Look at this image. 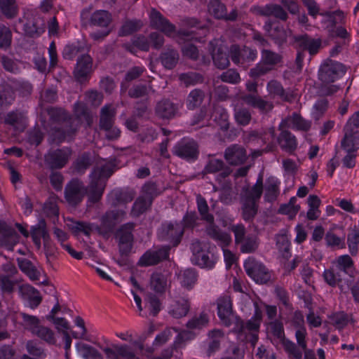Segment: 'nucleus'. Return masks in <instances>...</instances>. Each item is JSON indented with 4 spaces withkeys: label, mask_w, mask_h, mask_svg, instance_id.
Segmentation results:
<instances>
[{
    "label": "nucleus",
    "mask_w": 359,
    "mask_h": 359,
    "mask_svg": "<svg viewBox=\"0 0 359 359\" xmlns=\"http://www.w3.org/2000/svg\"><path fill=\"white\" fill-rule=\"evenodd\" d=\"M150 27L159 30L167 36H172L176 32V27L165 18L156 8H152L149 14Z\"/></svg>",
    "instance_id": "obj_15"
},
{
    "label": "nucleus",
    "mask_w": 359,
    "mask_h": 359,
    "mask_svg": "<svg viewBox=\"0 0 359 359\" xmlns=\"http://www.w3.org/2000/svg\"><path fill=\"white\" fill-rule=\"evenodd\" d=\"M291 46L297 50L308 51L311 56L316 55L322 48V40L313 38L307 34H295L292 36Z\"/></svg>",
    "instance_id": "obj_6"
},
{
    "label": "nucleus",
    "mask_w": 359,
    "mask_h": 359,
    "mask_svg": "<svg viewBox=\"0 0 359 359\" xmlns=\"http://www.w3.org/2000/svg\"><path fill=\"white\" fill-rule=\"evenodd\" d=\"M116 165L107 162L95 166L89 175L90 182L87 187L78 179H72L65 187V198L68 204L78 206L87 194L90 203H97L102 198L108 179L115 170Z\"/></svg>",
    "instance_id": "obj_1"
},
{
    "label": "nucleus",
    "mask_w": 359,
    "mask_h": 359,
    "mask_svg": "<svg viewBox=\"0 0 359 359\" xmlns=\"http://www.w3.org/2000/svg\"><path fill=\"white\" fill-rule=\"evenodd\" d=\"M18 290L21 297L29 301L30 308L35 309L41 304L42 297L39 292L30 285H21Z\"/></svg>",
    "instance_id": "obj_30"
},
{
    "label": "nucleus",
    "mask_w": 359,
    "mask_h": 359,
    "mask_svg": "<svg viewBox=\"0 0 359 359\" xmlns=\"http://www.w3.org/2000/svg\"><path fill=\"white\" fill-rule=\"evenodd\" d=\"M341 147L346 152H356L359 149V133L344 132L341 141Z\"/></svg>",
    "instance_id": "obj_36"
},
{
    "label": "nucleus",
    "mask_w": 359,
    "mask_h": 359,
    "mask_svg": "<svg viewBox=\"0 0 359 359\" xmlns=\"http://www.w3.org/2000/svg\"><path fill=\"white\" fill-rule=\"evenodd\" d=\"M123 215L124 212L120 210H109L106 212L101 218L100 225L94 224V230L102 235H106L112 232L116 224L118 222L120 217Z\"/></svg>",
    "instance_id": "obj_17"
},
{
    "label": "nucleus",
    "mask_w": 359,
    "mask_h": 359,
    "mask_svg": "<svg viewBox=\"0 0 359 359\" xmlns=\"http://www.w3.org/2000/svg\"><path fill=\"white\" fill-rule=\"evenodd\" d=\"M238 245L243 253L255 252L259 246L258 238L254 235H249Z\"/></svg>",
    "instance_id": "obj_52"
},
{
    "label": "nucleus",
    "mask_w": 359,
    "mask_h": 359,
    "mask_svg": "<svg viewBox=\"0 0 359 359\" xmlns=\"http://www.w3.org/2000/svg\"><path fill=\"white\" fill-rule=\"evenodd\" d=\"M279 182L273 177L269 178L264 194V198L266 201L272 203L275 201L279 194Z\"/></svg>",
    "instance_id": "obj_48"
},
{
    "label": "nucleus",
    "mask_w": 359,
    "mask_h": 359,
    "mask_svg": "<svg viewBox=\"0 0 359 359\" xmlns=\"http://www.w3.org/2000/svg\"><path fill=\"white\" fill-rule=\"evenodd\" d=\"M190 308L189 302L187 299H180L171 306L169 313L175 318H180L185 316Z\"/></svg>",
    "instance_id": "obj_45"
},
{
    "label": "nucleus",
    "mask_w": 359,
    "mask_h": 359,
    "mask_svg": "<svg viewBox=\"0 0 359 359\" xmlns=\"http://www.w3.org/2000/svg\"><path fill=\"white\" fill-rule=\"evenodd\" d=\"M0 11L7 19L15 18L19 11L16 0H0Z\"/></svg>",
    "instance_id": "obj_41"
},
{
    "label": "nucleus",
    "mask_w": 359,
    "mask_h": 359,
    "mask_svg": "<svg viewBox=\"0 0 359 359\" xmlns=\"http://www.w3.org/2000/svg\"><path fill=\"white\" fill-rule=\"evenodd\" d=\"M93 159L90 153L84 152L77 157L73 163L74 172L77 174H83L92 165Z\"/></svg>",
    "instance_id": "obj_43"
},
{
    "label": "nucleus",
    "mask_w": 359,
    "mask_h": 359,
    "mask_svg": "<svg viewBox=\"0 0 359 359\" xmlns=\"http://www.w3.org/2000/svg\"><path fill=\"white\" fill-rule=\"evenodd\" d=\"M245 103L253 108L259 109L261 114H266L273 109L272 102L265 100L262 97L255 95H246L243 97Z\"/></svg>",
    "instance_id": "obj_29"
},
{
    "label": "nucleus",
    "mask_w": 359,
    "mask_h": 359,
    "mask_svg": "<svg viewBox=\"0 0 359 359\" xmlns=\"http://www.w3.org/2000/svg\"><path fill=\"white\" fill-rule=\"evenodd\" d=\"M93 60L88 54L81 55L78 59L74 74L76 79L83 81L92 69Z\"/></svg>",
    "instance_id": "obj_27"
},
{
    "label": "nucleus",
    "mask_w": 359,
    "mask_h": 359,
    "mask_svg": "<svg viewBox=\"0 0 359 359\" xmlns=\"http://www.w3.org/2000/svg\"><path fill=\"white\" fill-rule=\"evenodd\" d=\"M307 332L306 328L303 326H300L297 328L295 332V337L297 339V344L299 348L304 352V357L308 358L309 355L311 354L313 358V353L312 351L307 349V344L306 341V337Z\"/></svg>",
    "instance_id": "obj_53"
},
{
    "label": "nucleus",
    "mask_w": 359,
    "mask_h": 359,
    "mask_svg": "<svg viewBox=\"0 0 359 359\" xmlns=\"http://www.w3.org/2000/svg\"><path fill=\"white\" fill-rule=\"evenodd\" d=\"M74 115L76 120V123L79 124V122L86 121L88 125H90L92 122V117L86 108V105L81 102H76L74 107Z\"/></svg>",
    "instance_id": "obj_51"
},
{
    "label": "nucleus",
    "mask_w": 359,
    "mask_h": 359,
    "mask_svg": "<svg viewBox=\"0 0 359 359\" xmlns=\"http://www.w3.org/2000/svg\"><path fill=\"white\" fill-rule=\"evenodd\" d=\"M3 123L12 126L17 131L22 132L27 127V117L25 111L15 109L6 114Z\"/></svg>",
    "instance_id": "obj_20"
},
{
    "label": "nucleus",
    "mask_w": 359,
    "mask_h": 359,
    "mask_svg": "<svg viewBox=\"0 0 359 359\" xmlns=\"http://www.w3.org/2000/svg\"><path fill=\"white\" fill-rule=\"evenodd\" d=\"M263 194V178L259 176L252 186H245L240 194L242 217L245 222L254 219L258 211V202Z\"/></svg>",
    "instance_id": "obj_3"
},
{
    "label": "nucleus",
    "mask_w": 359,
    "mask_h": 359,
    "mask_svg": "<svg viewBox=\"0 0 359 359\" xmlns=\"http://www.w3.org/2000/svg\"><path fill=\"white\" fill-rule=\"evenodd\" d=\"M19 316L22 319V325L24 327L32 333L40 325V320L36 316L29 315L24 312H20Z\"/></svg>",
    "instance_id": "obj_62"
},
{
    "label": "nucleus",
    "mask_w": 359,
    "mask_h": 359,
    "mask_svg": "<svg viewBox=\"0 0 359 359\" xmlns=\"http://www.w3.org/2000/svg\"><path fill=\"white\" fill-rule=\"evenodd\" d=\"M259 13L263 16H273L283 21H285L288 18L287 12L278 4L266 5L261 8Z\"/></svg>",
    "instance_id": "obj_38"
},
{
    "label": "nucleus",
    "mask_w": 359,
    "mask_h": 359,
    "mask_svg": "<svg viewBox=\"0 0 359 359\" xmlns=\"http://www.w3.org/2000/svg\"><path fill=\"white\" fill-rule=\"evenodd\" d=\"M280 130L281 132L277 140L278 143L283 151L292 154L297 148V140L288 130L282 128Z\"/></svg>",
    "instance_id": "obj_26"
},
{
    "label": "nucleus",
    "mask_w": 359,
    "mask_h": 359,
    "mask_svg": "<svg viewBox=\"0 0 359 359\" xmlns=\"http://www.w3.org/2000/svg\"><path fill=\"white\" fill-rule=\"evenodd\" d=\"M320 15L327 18V21L330 23L332 29L336 27L337 24L344 23L345 20V15L343 11L337 10L335 11H326L321 13Z\"/></svg>",
    "instance_id": "obj_61"
},
{
    "label": "nucleus",
    "mask_w": 359,
    "mask_h": 359,
    "mask_svg": "<svg viewBox=\"0 0 359 359\" xmlns=\"http://www.w3.org/2000/svg\"><path fill=\"white\" fill-rule=\"evenodd\" d=\"M219 171H221L219 175L225 178L231 174V169L226 165L222 160L211 158L208 161L203 170L205 173H215Z\"/></svg>",
    "instance_id": "obj_32"
},
{
    "label": "nucleus",
    "mask_w": 359,
    "mask_h": 359,
    "mask_svg": "<svg viewBox=\"0 0 359 359\" xmlns=\"http://www.w3.org/2000/svg\"><path fill=\"white\" fill-rule=\"evenodd\" d=\"M262 319V313L256 305L253 316L245 323V332H257L259 329L260 323Z\"/></svg>",
    "instance_id": "obj_59"
},
{
    "label": "nucleus",
    "mask_w": 359,
    "mask_h": 359,
    "mask_svg": "<svg viewBox=\"0 0 359 359\" xmlns=\"http://www.w3.org/2000/svg\"><path fill=\"white\" fill-rule=\"evenodd\" d=\"M196 205L201 219L207 222L205 232L212 239L215 241L222 248L229 245L231 241L230 235L220 229L215 224L213 215L209 212V206L205 198L201 194L196 196Z\"/></svg>",
    "instance_id": "obj_4"
},
{
    "label": "nucleus",
    "mask_w": 359,
    "mask_h": 359,
    "mask_svg": "<svg viewBox=\"0 0 359 359\" xmlns=\"http://www.w3.org/2000/svg\"><path fill=\"white\" fill-rule=\"evenodd\" d=\"M169 278L168 273H153L150 278V288L156 293H164L170 285Z\"/></svg>",
    "instance_id": "obj_31"
},
{
    "label": "nucleus",
    "mask_w": 359,
    "mask_h": 359,
    "mask_svg": "<svg viewBox=\"0 0 359 359\" xmlns=\"http://www.w3.org/2000/svg\"><path fill=\"white\" fill-rule=\"evenodd\" d=\"M244 268L247 274L257 283L264 284L271 279L268 269L254 258L248 259L244 263Z\"/></svg>",
    "instance_id": "obj_11"
},
{
    "label": "nucleus",
    "mask_w": 359,
    "mask_h": 359,
    "mask_svg": "<svg viewBox=\"0 0 359 359\" xmlns=\"http://www.w3.org/2000/svg\"><path fill=\"white\" fill-rule=\"evenodd\" d=\"M266 88L272 97H278L283 102L291 103L295 99L294 92L290 88L284 89L282 84L276 80L269 81Z\"/></svg>",
    "instance_id": "obj_19"
},
{
    "label": "nucleus",
    "mask_w": 359,
    "mask_h": 359,
    "mask_svg": "<svg viewBox=\"0 0 359 359\" xmlns=\"http://www.w3.org/2000/svg\"><path fill=\"white\" fill-rule=\"evenodd\" d=\"M69 229L75 234L83 233L86 236H90L94 231V224L79 221H71L68 224Z\"/></svg>",
    "instance_id": "obj_50"
},
{
    "label": "nucleus",
    "mask_w": 359,
    "mask_h": 359,
    "mask_svg": "<svg viewBox=\"0 0 359 359\" xmlns=\"http://www.w3.org/2000/svg\"><path fill=\"white\" fill-rule=\"evenodd\" d=\"M283 57L280 54L273 52L269 49L263 48L261 50V62L267 66L273 67L282 62Z\"/></svg>",
    "instance_id": "obj_44"
},
{
    "label": "nucleus",
    "mask_w": 359,
    "mask_h": 359,
    "mask_svg": "<svg viewBox=\"0 0 359 359\" xmlns=\"http://www.w3.org/2000/svg\"><path fill=\"white\" fill-rule=\"evenodd\" d=\"M311 126V121L305 120L299 114L294 112L282 121L279 126V129L286 127L297 130L308 131Z\"/></svg>",
    "instance_id": "obj_24"
},
{
    "label": "nucleus",
    "mask_w": 359,
    "mask_h": 359,
    "mask_svg": "<svg viewBox=\"0 0 359 359\" xmlns=\"http://www.w3.org/2000/svg\"><path fill=\"white\" fill-rule=\"evenodd\" d=\"M112 21L111 14L105 10H98L92 13L89 23L90 26L102 28L100 31L90 33V37L95 41L104 39L111 32L109 25Z\"/></svg>",
    "instance_id": "obj_5"
},
{
    "label": "nucleus",
    "mask_w": 359,
    "mask_h": 359,
    "mask_svg": "<svg viewBox=\"0 0 359 359\" xmlns=\"http://www.w3.org/2000/svg\"><path fill=\"white\" fill-rule=\"evenodd\" d=\"M224 158L230 165H239L246 161L248 155L243 147L238 144H233L225 149Z\"/></svg>",
    "instance_id": "obj_21"
},
{
    "label": "nucleus",
    "mask_w": 359,
    "mask_h": 359,
    "mask_svg": "<svg viewBox=\"0 0 359 359\" xmlns=\"http://www.w3.org/2000/svg\"><path fill=\"white\" fill-rule=\"evenodd\" d=\"M184 233V228L180 223L165 222L158 231V238L160 241L169 242L172 247H176L181 242Z\"/></svg>",
    "instance_id": "obj_7"
},
{
    "label": "nucleus",
    "mask_w": 359,
    "mask_h": 359,
    "mask_svg": "<svg viewBox=\"0 0 359 359\" xmlns=\"http://www.w3.org/2000/svg\"><path fill=\"white\" fill-rule=\"evenodd\" d=\"M208 11L217 19L226 17V8L224 4L219 0H212L208 4Z\"/></svg>",
    "instance_id": "obj_57"
},
{
    "label": "nucleus",
    "mask_w": 359,
    "mask_h": 359,
    "mask_svg": "<svg viewBox=\"0 0 359 359\" xmlns=\"http://www.w3.org/2000/svg\"><path fill=\"white\" fill-rule=\"evenodd\" d=\"M45 110L50 117V121L55 126H58L62 122H64L69 115L62 108L50 107L45 109Z\"/></svg>",
    "instance_id": "obj_46"
},
{
    "label": "nucleus",
    "mask_w": 359,
    "mask_h": 359,
    "mask_svg": "<svg viewBox=\"0 0 359 359\" xmlns=\"http://www.w3.org/2000/svg\"><path fill=\"white\" fill-rule=\"evenodd\" d=\"M180 55L177 50L167 48L159 57L162 65L167 69H172L178 63Z\"/></svg>",
    "instance_id": "obj_35"
},
{
    "label": "nucleus",
    "mask_w": 359,
    "mask_h": 359,
    "mask_svg": "<svg viewBox=\"0 0 359 359\" xmlns=\"http://www.w3.org/2000/svg\"><path fill=\"white\" fill-rule=\"evenodd\" d=\"M170 249V245H161L149 249L141 256L137 264L144 267L157 265L169 259Z\"/></svg>",
    "instance_id": "obj_8"
},
{
    "label": "nucleus",
    "mask_w": 359,
    "mask_h": 359,
    "mask_svg": "<svg viewBox=\"0 0 359 359\" xmlns=\"http://www.w3.org/2000/svg\"><path fill=\"white\" fill-rule=\"evenodd\" d=\"M217 314L225 326L229 327L231 325V318H233V314L230 298L225 297L218 299Z\"/></svg>",
    "instance_id": "obj_25"
},
{
    "label": "nucleus",
    "mask_w": 359,
    "mask_h": 359,
    "mask_svg": "<svg viewBox=\"0 0 359 359\" xmlns=\"http://www.w3.org/2000/svg\"><path fill=\"white\" fill-rule=\"evenodd\" d=\"M172 152L187 161H195L199 156V145L194 139L183 138L175 145Z\"/></svg>",
    "instance_id": "obj_9"
},
{
    "label": "nucleus",
    "mask_w": 359,
    "mask_h": 359,
    "mask_svg": "<svg viewBox=\"0 0 359 359\" xmlns=\"http://www.w3.org/2000/svg\"><path fill=\"white\" fill-rule=\"evenodd\" d=\"M135 226L133 222H128L123 224L117 231L116 236L121 242H133V231Z\"/></svg>",
    "instance_id": "obj_49"
},
{
    "label": "nucleus",
    "mask_w": 359,
    "mask_h": 359,
    "mask_svg": "<svg viewBox=\"0 0 359 359\" xmlns=\"http://www.w3.org/2000/svg\"><path fill=\"white\" fill-rule=\"evenodd\" d=\"M163 189L159 184L153 181L146 182L142 187V196L153 203L154 199L161 194Z\"/></svg>",
    "instance_id": "obj_39"
},
{
    "label": "nucleus",
    "mask_w": 359,
    "mask_h": 359,
    "mask_svg": "<svg viewBox=\"0 0 359 359\" xmlns=\"http://www.w3.org/2000/svg\"><path fill=\"white\" fill-rule=\"evenodd\" d=\"M336 269L325 270L323 277L325 282L330 286H338L341 291L346 290L350 284L351 279L358 273L354 266L353 260L348 255H341L337 257L335 262Z\"/></svg>",
    "instance_id": "obj_2"
},
{
    "label": "nucleus",
    "mask_w": 359,
    "mask_h": 359,
    "mask_svg": "<svg viewBox=\"0 0 359 359\" xmlns=\"http://www.w3.org/2000/svg\"><path fill=\"white\" fill-rule=\"evenodd\" d=\"M17 242L18 235L15 231L6 223L0 222V245L13 250Z\"/></svg>",
    "instance_id": "obj_28"
},
{
    "label": "nucleus",
    "mask_w": 359,
    "mask_h": 359,
    "mask_svg": "<svg viewBox=\"0 0 359 359\" xmlns=\"http://www.w3.org/2000/svg\"><path fill=\"white\" fill-rule=\"evenodd\" d=\"M13 90L7 85H0V107H8L15 100Z\"/></svg>",
    "instance_id": "obj_54"
},
{
    "label": "nucleus",
    "mask_w": 359,
    "mask_h": 359,
    "mask_svg": "<svg viewBox=\"0 0 359 359\" xmlns=\"http://www.w3.org/2000/svg\"><path fill=\"white\" fill-rule=\"evenodd\" d=\"M344 66L336 61L327 59L320 66L318 79L322 83H332L345 73Z\"/></svg>",
    "instance_id": "obj_10"
},
{
    "label": "nucleus",
    "mask_w": 359,
    "mask_h": 359,
    "mask_svg": "<svg viewBox=\"0 0 359 359\" xmlns=\"http://www.w3.org/2000/svg\"><path fill=\"white\" fill-rule=\"evenodd\" d=\"M179 107L168 99H162L155 107L156 115L161 119H170L177 114Z\"/></svg>",
    "instance_id": "obj_23"
},
{
    "label": "nucleus",
    "mask_w": 359,
    "mask_h": 359,
    "mask_svg": "<svg viewBox=\"0 0 359 359\" xmlns=\"http://www.w3.org/2000/svg\"><path fill=\"white\" fill-rule=\"evenodd\" d=\"M179 79L186 86L196 85L203 81V76L194 72L182 74Z\"/></svg>",
    "instance_id": "obj_64"
},
{
    "label": "nucleus",
    "mask_w": 359,
    "mask_h": 359,
    "mask_svg": "<svg viewBox=\"0 0 359 359\" xmlns=\"http://www.w3.org/2000/svg\"><path fill=\"white\" fill-rule=\"evenodd\" d=\"M209 50L215 65L221 69L226 68L229 65V56L226 53L225 47L219 44V41L214 40L209 43Z\"/></svg>",
    "instance_id": "obj_18"
},
{
    "label": "nucleus",
    "mask_w": 359,
    "mask_h": 359,
    "mask_svg": "<svg viewBox=\"0 0 359 359\" xmlns=\"http://www.w3.org/2000/svg\"><path fill=\"white\" fill-rule=\"evenodd\" d=\"M151 91L154 92L151 83H135L128 90V95L132 99L146 98Z\"/></svg>",
    "instance_id": "obj_37"
},
{
    "label": "nucleus",
    "mask_w": 359,
    "mask_h": 359,
    "mask_svg": "<svg viewBox=\"0 0 359 359\" xmlns=\"http://www.w3.org/2000/svg\"><path fill=\"white\" fill-rule=\"evenodd\" d=\"M25 32L30 37L39 36L44 32L43 24L39 20H29L25 25Z\"/></svg>",
    "instance_id": "obj_58"
},
{
    "label": "nucleus",
    "mask_w": 359,
    "mask_h": 359,
    "mask_svg": "<svg viewBox=\"0 0 359 359\" xmlns=\"http://www.w3.org/2000/svg\"><path fill=\"white\" fill-rule=\"evenodd\" d=\"M234 118L241 126H248L252 120V114L248 108L240 107L234 110Z\"/></svg>",
    "instance_id": "obj_55"
},
{
    "label": "nucleus",
    "mask_w": 359,
    "mask_h": 359,
    "mask_svg": "<svg viewBox=\"0 0 359 359\" xmlns=\"http://www.w3.org/2000/svg\"><path fill=\"white\" fill-rule=\"evenodd\" d=\"M264 29L267 36L274 42L278 48H281L287 42V38L293 36L292 30L285 28L280 25L274 24L271 20H267L264 25Z\"/></svg>",
    "instance_id": "obj_12"
},
{
    "label": "nucleus",
    "mask_w": 359,
    "mask_h": 359,
    "mask_svg": "<svg viewBox=\"0 0 359 359\" xmlns=\"http://www.w3.org/2000/svg\"><path fill=\"white\" fill-rule=\"evenodd\" d=\"M71 151L68 148L51 149L44 156L46 165L51 170L61 169L68 163Z\"/></svg>",
    "instance_id": "obj_13"
},
{
    "label": "nucleus",
    "mask_w": 359,
    "mask_h": 359,
    "mask_svg": "<svg viewBox=\"0 0 359 359\" xmlns=\"http://www.w3.org/2000/svg\"><path fill=\"white\" fill-rule=\"evenodd\" d=\"M144 71V67L140 66H134L130 68L126 72L124 79L121 83V93H125L128 90V85L126 83L137 79L142 75Z\"/></svg>",
    "instance_id": "obj_40"
},
{
    "label": "nucleus",
    "mask_w": 359,
    "mask_h": 359,
    "mask_svg": "<svg viewBox=\"0 0 359 359\" xmlns=\"http://www.w3.org/2000/svg\"><path fill=\"white\" fill-rule=\"evenodd\" d=\"M151 201H148L145 197L140 196L133 203L130 215L133 217H137L145 212L151 205Z\"/></svg>",
    "instance_id": "obj_47"
},
{
    "label": "nucleus",
    "mask_w": 359,
    "mask_h": 359,
    "mask_svg": "<svg viewBox=\"0 0 359 359\" xmlns=\"http://www.w3.org/2000/svg\"><path fill=\"white\" fill-rule=\"evenodd\" d=\"M76 121L75 118L69 115L68 118L60 125L53 126L51 127V133L55 140L61 142L67 137L74 135L79 128V124Z\"/></svg>",
    "instance_id": "obj_16"
},
{
    "label": "nucleus",
    "mask_w": 359,
    "mask_h": 359,
    "mask_svg": "<svg viewBox=\"0 0 359 359\" xmlns=\"http://www.w3.org/2000/svg\"><path fill=\"white\" fill-rule=\"evenodd\" d=\"M116 109L111 104H106L100 110L99 127L102 130L114 125Z\"/></svg>",
    "instance_id": "obj_34"
},
{
    "label": "nucleus",
    "mask_w": 359,
    "mask_h": 359,
    "mask_svg": "<svg viewBox=\"0 0 359 359\" xmlns=\"http://www.w3.org/2000/svg\"><path fill=\"white\" fill-rule=\"evenodd\" d=\"M0 64L5 71L13 74H20L25 68L24 63L21 60L6 55H0Z\"/></svg>",
    "instance_id": "obj_33"
},
{
    "label": "nucleus",
    "mask_w": 359,
    "mask_h": 359,
    "mask_svg": "<svg viewBox=\"0 0 359 359\" xmlns=\"http://www.w3.org/2000/svg\"><path fill=\"white\" fill-rule=\"evenodd\" d=\"M33 334L49 344H54L56 341L54 332L47 327L39 325Z\"/></svg>",
    "instance_id": "obj_60"
},
{
    "label": "nucleus",
    "mask_w": 359,
    "mask_h": 359,
    "mask_svg": "<svg viewBox=\"0 0 359 359\" xmlns=\"http://www.w3.org/2000/svg\"><path fill=\"white\" fill-rule=\"evenodd\" d=\"M224 339V333L222 330L213 329L208 332L205 354L208 357L213 355L221 347V343Z\"/></svg>",
    "instance_id": "obj_22"
},
{
    "label": "nucleus",
    "mask_w": 359,
    "mask_h": 359,
    "mask_svg": "<svg viewBox=\"0 0 359 359\" xmlns=\"http://www.w3.org/2000/svg\"><path fill=\"white\" fill-rule=\"evenodd\" d=\"M142 26L140 20H127L121 26L118 34L119 36H128L139 30Z\"/></svg>",
    "instance_id": "obj_63"
},
{
    "label": "nucleus",
    "mask_w": 359,
    "mask_h": 359,
    "mask_svg": "<svg viewBox=\"0 0 359 359\" xmlns=\"http://www.w3.org/2000/svg\"><path fill=\"white\" fill-rule=\"evenodd\" d=\"M230 57L232 62L236 65H245L255 61L257 58V52L248 46H239L233 44L229 50Z\"/></svg>",
    "instance_id": "obj_14"
},
{
    "label": "nucleus",
    "mask_w": 359,
    "mask_h": 359,
    "mask_svg": "<svg viewBox=\"0 0 359 359\" xmlns=\"http://www.w3.org/2000/svg\"><path fill=\"white\" fill-rule=\"evenodd\" d=\"M205 96V94L203 90L198 88L192 90L186 100L187 107L189 110H194L199 107L203 102Z\"/></svg>",
    "instance_id": "obj_42"
},
{
    "label": "nucleus",
    "mask_w": 359,
    "mask_h": 359,
    "mask_svg": "<svg viewBox=\"0 0 359 359\" xmlns=\"http://www.w3.org/2000/svg\"><path fill=\"white\" fill-rule=\"evenodd\" d=\"M181 285L188 289L192 287L197 279V274L194 269H187L179 276Z\"/></svg>",
    "instance_id": "obj_56"
}]
</instances>
